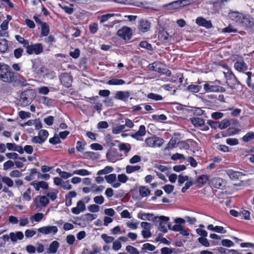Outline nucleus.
I'll return each mask as SVG.
<instances>
[{"label":"nucleus","instance_id":"nucleus-47","mask_svg":"<svg viewBox=\"0 0 254 254\" xmlns=\"http://www.w3.org/2000/svg\"><path fill=\"white\" fill-rule=\"evenodd\" d=\"M201 87L197 85L191 84L187 87V89L191 92L198 93Z\"/></svg>","mask_w":254,"mask_h":254},{"label":"nucleus","instance_id":"nucleus-45","mask_svg":"<svg viewBox=\"0 0 254 254\" xmlns=\"http://www.w3.org/2000/svg\"><path fill=\"white\" fill-rule=\"evenodd\" d=\"M152 119L155 122H159V121H166L167 119V116L164 114L159 115H153L152 116Z\"/></svg>","mask_w":254,"mask_h":254},{"label":"nucleus","instance_id":"nucleus-29","mask_svg":"<svg viewBox=\"0 0 254 254\" xmlns=\"http://www.w3.org/2000/svg\"><path fill=\"white\" fill-rule=\"evenodd\" d=\"M27 96V94H25V93H23V92H22L20 94V100L22 101V103L24 105H27L30 104V103L32 101V100L30 98H29Z\"/></svg>","mask_w":254,"mask_h":254},{"label":"nucleus","instance_id":"nucleus-53","mask_svg":"<svg viewBox=\"0 0 254 254\" xmlns=\"http://www.w3.org/2000/svg\"><path fill=\"white\" fill-rule=\"evenodd\" d=\"M156 247L152 244L150 243H145L142 245V250H146L149 251H154Z\"/></svg>","mask_w":254,"mask_h":254},{"label":"nucleus","instance_id":"nucleus-46","mask_svg":"<svg viewBox=\"0 0 254 254\" xmlns=\"http://www.w3.org/2000/svg\"><path fill=\"white\" fill-rule=\"evenodd\" d=\"M118 181L122 184L126 183L128 180V177L124 173L119 174L117 176Z\"/></svg>","mask_w":254,"mask_h":254},{"label":"nucleus","instance_id":"nucleus-21","mask_svg":"<svg viewBox=\"0 0 254 254\" xmlns=\"http://www.w3.org/2000/svg\"><path fill=\"white\" fill-rule=\"evenodd\" d=\"M207 229L209 230L212 231L213 232L220 233V234H225L226 233V230L224 229V228L223 226H214L212 224H209L207 226Z\"/></svg>","mask_w":254,"mask_h":254},{"label":"nucleus","instance_id":"nucleus-12","mask_svg":"<svg viewBox=\"0 0 254 254\" xmlns=\"http://www.w3.org/2000/svg\"><path fill=\"white\" fill-rule=\"evenodd\" d=\"M196 23L199 26L210 28L212 27V23L210 20H207L202 17H199L196 19Z\"/></svg>","mask_w":254,"mask_h":254},{"label":"nucleus","instance_id":"nucleus-11","mask_svg":"<svg viewBox=\"0 0 254 254\" xmlns=\"http://www.w3.org/2000/svg\"><path fill=\"white\" fill-rule=\"evenodd\" d=\"M9 237L12 243H15L17 240H21L24 238V235L21 231H17L16 232H10Z\"/></svg>","mask_w":254,"mask_h":254},{"label":"nucleus","instance_id":"nucleus-14","mask_svg":"<svg viewBox=\"0 0 254 254\" xmlns=\"http://www.w3.org/2000/svg\"><path fill=\"white\" fill-rule=\"evenodd\" d=\"M130 93L128 91H119L116 93L115 98L116 99L125 101L129 97Z\"/></svg>","mask_w":254,"mask_h":254},{"label":"nucleus","instance_id":"nucleus-59","mask_svg":"<svg viewBox=\"0 0 254 254\" xmlns=\"http://www.w3.org/2000/svg\"><path fill=\"white\" fill-rule=\"evenodd\" d=\"M18 116L21 119L24 120L30 118L31 117V113L24 111H20L18 112Z\"/></svg>","mask_w":254,"mask_h":254},{"label":"nucleus","instance_id":"nucleus-41","mask_svg":"<svg viewBox=\"0 0 254 254\" xmlns=\"http://www.w3.org/2000/svg\"><path fill=\"white\" fill-rule=\"evenodd\" d=\"M38 197L39 198V202L42 207H45L50 202L48 198L44 195L39 196Z\"/></svg>","mask_w":254,"mask_h":254},{"label":"nucleus","instance_id":"nucleus-26","mask_svg":"<svg viewBox=\"0 0 254 254\" xmlns=\"http://www.w3.org/2000/svg\"><path fill=\"white\" fill-rule=\"evenodd\" d=\"M114 170V168L112 166H107L104 169L100 170L97 173V175L100 176L106 175L111 173Z\"/></svg>","mask_w":254,"mask_h":254},{"label":"nucleus","instance_id":"nucleus-54","mask_svg":"<svg viewBox=\"0 0 254 254\" xmlns=\"http://www.w3.org/2000/svg\"><path fill=\"white\" fill-rule=\"evenodd\" d=\"M101 238L107 244H109L113 242L114 238L112 236H109L106 234H103L101 236Z\"/></svg>","mask_w":254,"mask_h":254},{"label":"nucleus","instance_id":"nucleus-37","mask_svg":"<svg viewBox=\"0 0 254 254\" xmlns=\"http://www.w3.org/2000/svg\"><path fill=\"white\" fill-rule=\"evenodd\" d=\"M7 42L4 39L0 40V52L5 53L8 49Z\"/></svg>","mask_w":254,"mask_h":254},{"label":"nucleus","instance_id":"nucleus-6","mask_svg":"<svg viewBox=\"0 0 254 254\" xmlns=\"http://www.w3.org/2000/svg\"><path fill=\"white\" fill-rule=\"evenodd\" d=\"M43 51V47L41 43L31 44L28 47L27 53L29 55L35 54L39 55Z\"/></svg>","mask_w":254,"mask_h":254},{"label":"nucleus","instance_id":"nucleus-17","mask_svg":"<svg viewBox=\"0 0 254 254\" xmlns=\"http://www.w3.org/2000/svg\"><path fill=\"white\" fill-rule=\"evenodd\" d=\"M234 68L237 71L242 72L247 70L248 67L243 60H239L234 64Z\"/></svg>","mask_w":254,"mask_h":254},{"label":"nucleus","instance_id":"nucleus-4","mask_svg":"<svg viewBox=\"0 0 254 254\" xmlns=\"http://www.w3.org/2000/svg\"><path fill=\"white\" fill-rule=\"evenodd\" d=\"M204 89L206 92H224L225 89L224 87L213 84V82L205 83L204 85Z\"/></svg>","mask_w":254,"mask_h":254},{"label":"nucleus","instance_id":"nucleus-38","mask_svg":"<svg viewBox=\"0 0 254 254\" xmlns=\"http://www.w3.org/2000/svg\"><path fill=\"white\" fill-rule=\"evenodd\" d=\"M189 112H192L194 115L200 116L203 114L204 111L202 110L200 108L198 107H191V109L190 110Z\"/></svg>","mask_w":254,"mask_h":254},{"label":"nucleus","instance_id":"nucleus-58","mask_svg":"<svg viewBox=\"0 0 254 254\" xmlns=\"http://www.w3.org/2000/svg\"><path fill=\"white\" fill-rule=\"evenodd\" d=\"M156 217V220L158 219L159 220V223L167 224L170 220V217L168 216H166L164 215L161 216H155Z\"/></svg>","mask_w":254,"mask_h":254},{"label":"nucleus","instance_id":"nucleus-7","mask_svg":"<svg viewBox=\"0 0 254 254\" xmlns=\"http://www.w3.org/2000/svg\"><path fill=\"white\" fill-rule=\"evenodd\" d=\"M117 34L124 40H129L131 38V32L129 28L123 27L118 31Z\"/></svg>","mask_w":254,"mask_h":254},{"label":"nucleus","instance_id":"nucleus-43","mask_svg":"<svg viewBox=\"0 0 254 254\" xmlns=\"http://www.w3.org/2000/svg\"><path fill=\"white\" fill-rule=\"evenodd\" d=\"M173 105H175V108L178 111H186L187 112L190 111V109L187 108V106L180 104L177 102H173L172 103Z\"/></svg>","mask_w":254,"mask_h":254},{"label":"nucleus","instance_id":"nucleus-33","mask_svg":"<svg viewBox=\"0 0 254 254\" xmlns=\"http://www.w3.org/2000/svg\"><path fill=\"white\" fill-rule=\"evenodd\" d=\"M231 125V122L229 120L224 119L221 122H219V125L218 127L220 129H224L229 127Z\"/></svg>","mask_w":254,"mask_h":254},{"label":"nucleus","instance_id":"nucleus-32","mask_svg":"<svg viewBox=\"0 0 254 254\" xmlns=\"http://www.w3.org/2000/svg\"><path fill=\"white\" fill-rule=\"evenodd\" d=\"M105 179L107 183L112 185L117 180V175L116 174H110L105 176Z\"/></svg>","mask_w":254,"mask_h":254},{"label":"nucleus","instance_id":"nucleus-44","mask_svg":"<svg viewBox=\"0 0 254 254\" xmlns=\"http://www.w3.org/2000/svg\"><path fill=\"white\" fill-rule=\"evenodd\" d=\"M221 245L223 247L231 248L234 246V243L231 240L225 239L221 240Z\"/></svg>","mask_w":254,"mask_h":254},{"label":"nucleus","instance_id":"nucleus-18","mask_svg":"<svg viewBox=\"0 0 254 254\" xmlns=\"http://www.w3.org/2000/svg\"><path fill=\"white\" fill-rule=\"evenodd\" d=\"M190 123L195 127H200L204 126L205 124V120L202 118L198 117H192L190 119Z\"/></svg>","mask_w":254,"mask_h":254},{"label":"nucleus","instance_id":"nucleus-34","mask_svg":"<svg viewBox=\"0 0 254 254\" xmlns=\"http://www.w3.org/2000/svg\"><path fill=\"white\" fill-rule=\"evenodd\" d=\"M44 217V215L42 213L38 212L31 216L30 218V220L36 222H40Z\"/></svg>","mask_w":254,"mask_h":254},{"label":"nucleus","instance_id":"nucleus-24","mask_svg":"<svg viewBox=\"0 0 254 254\" xmlns=\"http://www.w3.org/2000/svg\"><path fill=\"white\" fill-rule=\"evenodd\" d=\"M151 192V190L146 186H141L139 187V193L142 198L147 197Z\"/></svg>","mask_w":254,"mask_h":254},{"label":"nucleus","instance_id":"nucleus-28","mask_svg":"<svg viewBox=\"0 0 254 254\" xmlns=\"http://www.w3.org/2000/svg\"><path fill=\"white\" fill-rule=\"evenodd\" d=\"M91 173L87 170L85 169H81L74 170L72 172L73 175H77L81 176H86L90 175Z\"/></svg>","mask_w":254,"mask_h":254},{"label":"nucleus","instance_id":"nucleus-10","mask_svg":"<svg viewBox=\"0 0 254 254\" xmlns=\"http://www.w3.org/2000/svg\"><path fill=\"white\" fill-rule=\"evenodd\" d=\"M137 217L142 220L152 221L154 223H155L156 221V217H155L153 213L140 212L138 213Z\"/></svg>","mask_w":254,"mask_h":254},{"label":"nucleus","instance_id":"nucleus-64","mask_svg":"<svg viewBox=\"0 0 254 254\" xmlns=\"http://www.w3.org/2000/svg\"><path fill=\"white\" fill-rule=\"evenodd\" d=\"M174 251V248L168 247H163L160 250L161 254H172Z\"/></svg>","mask_w":254,"mask_h":254},{"label":"nucleus","instance_id":"nucleus-40","mask_svg":"<svg viewBox=\"0 0 254 254\" xmlns=\"http://www.w3.org/2000/svg\"><path fill=\"white\" fill-rule=\"evenodd\" d=\"M147 98L154 101H160L163 99L161 95L154 93H149L147 95Z\"/></svg>","mask_w":254,"mask_h":254},{"label":"nucleus","instance_id":"nucleus-8","mask_svg":"<svg viewBox=\"0 0 254 254\" xmlns=\"http://www.w3.org/2000/svg\"><path fill=\"white\" fill-rule=\"evenodd\" d=\"M254 24V19L249 15L243 14V17L242 18L240 25L246 28H250Z\"/></svg>","mask_w":254,"mask_h":254},{"label":"nucleus","instance_id":"nucleus-39","mask_svg":"<svg viewBox=\"0 0 254 254\" xmlns=\"http://www.w3.org/2000/svg\"><path fill=\"white\" fill-rule=\"evenodd\" d=\"M49 142L50 144L53 145H56L62 142L61 140L60 139L58 135L56 133L54 134L53 137L49 138Z\"/></svg>","mask_w":254,"mask_h":254},{"label":"nucleus","instance_id":"nucleus-35","mask_svg":"<svg viewBox=\"0 0 254 254\" xmlns=\"http://www.w3.org/2000/svg\"><path fill=\"white\" fill-rule=\"evenodd\" d=\"M41 27V35L43 36H47L49 34L50 28L46 23L42 24Z\"/></svg>","mask_w":254,"mask_h":254},{"label":"nucleus","instance_id":"nucleus-16","mask_svg":"<svg viewBox=\"0 0 254 254\" xmlns=\"http://www.w3.org/2000/svg\"><path fill=\"white\" fill-rule=\"evenodd\" d=\"M226 82L231 89L237 90H241L242 89V86L240 80H226Z\"/></svg>","mask_w":254,"mask_h":254},{"label":"nucleus","instance_id":"nucleus-1","mask_svg":"<svg viewBox=\"0 0 254 254\" xmlns=\"http://www.w3.org/2000/svg\"><path fill=\"white\" fill-rule=\"evenodd\" d=\"M164 142L162 138L156 136L148 137L145 140L146 146L151 148L160 147Z\"/></svg>","mask_w":254,"mask_h":254},{"label":"nucleus","instance_id":"nucleus-61","mask_svg":"<svg viewBox=\"0 0 254 254\" xmlns=\"http://www.w3.org/2000/svg\"><path fill=\"white\" fill-rule=\"evenodd\" d=\"M125 128V126H124V125H120L113 128L112 132L115 134H118L124 130Z\"/></svg>","mask_w":254,"mask_h":254},{"label":"nucleus","instance_id":"nucleus-13","mask_svg":"<svg viewBox=\"0 0 254 254\" xmlns=\"http://www.w3.org/2000/svg\"><path fill=\"white\" fill-rule=\"evenodd\" d=\"M229 16L232 20L234 21L240 25L242 18L243 17V14L234 11L230 12Z\"/></svg>","mask_w":254,"mask_h":254},{"label":"nucleus","instance_id":"nucleus-36","mask_svg":"<svg viewBox=\"0 0 254 254\" xmlns=\"http://www.w3.org/2000/svg\"><path fill=\"white\" fill-rule=\"evenodd\" d=\"M254 139V131H249L243 136L242 139L245 142H248Z\"/></svg>","mask_w":254,"mask_h":254},{"label":"nucleus","instance_id":"nucleus-5","mask_svg":"<svg viewBox=\"0 0 254 254\" xmlns=\"http://www.w3.org/2000/svg\"><path fill=\"white\" fill-rule=\"evenodd\" d=\"M37 231L45 235L49 234L55 235L58 233V228L56 226L48 225L39 228Z\"/></svg>","mask_w":254,"mask_h":254},{"label":"nucleus","instance_id":"nucleus-27","mask_svg":"<svg viewBox=\"0 0 254 254\" xmlns=\"http://www.w3.org/2000/svg\"><path fill=\"white\" fill-rule=\"evenodd\" d=\"M141 167L139 165H127L126 167V173L128 174L137 171L140 169Z\"/></svg>","mask_w":254,"mask_h":254},{"label":"nucleus","instance_id":"nucleus-23","mask_svg":"<svg viewBox=\"0 0 254 254\" xmlns=\"http://www.w3.org/2000/svg\"><path fill=\"white\" fill-rule=\"evenodd\" d=\"M150 23L146 20L140 21L138 28L141 32H146L150 29Z\"/></svg>","mask_w":254,"mask_h":254},{"label":"nucleus","instance_id":"nucleus-62","mask_svg":"<svg viewBox=\"0 0 254 254\" xmlns=\"http://www.w3.org/2000/svg\"><path fill=\"white\" fill-rule=\"evenodd\" d=\"M139 46H140V47H141L142 48H144V49H147L148 50H149V51H152L153 50V48H152V47L151 45L149 43H148L146 41H141L139 43Z\"/></svg>","mask_w":254,"mask_h":254},{"label":"nucleus","instance_id":"nucleus-3","mask_svg":"<svg viewBox=\"0 0 254 254\" xmlns=\"http://www.w3.org/2000/svg\"><path fill=\"white\" fill-rule=\"evenodd\" d=\"M226 181L219 177H214L211 179L210 181V185L211 187L220 189L224 190L226 187Z\"/></svg>","mask_w":254,"mask_h":254},{"label":"nucleus","instance_id":"nucleus-2","mask_svg":"<svg viewBox=\"0 0 254 254\" xmlns=\"http://www.w3.org/2000/svg\"><path fill=\"white\" fill-rule=\"evenodd\" d=\"M14 77V73L11 71L8 65L0 64V78L11 79Z\"/></svg>","mask_w":254,"mask_h":254},{"label":"nucleus","instance_id":"nucleus-19","mask_svg":"<svg viewBox=\"0 0 254 254\" xmlns=\"http://www.w3.org/2000/svg\"><path fill=\"white\" fill-rule=\"evenodd\" d=\"M119 156V153L116 148L109 150L106 155L107 160L109 161H112Z\"/></svg>","mask_w":254,"mask_h":254},{"label":"nucleus","instance_id":"nucleus-48","mask_svg":"<svg viewBox=\"0 0 254 254\" xmlns=\"http://www.w3.org/2000/svg\"><path fill=\"white\" fill-rule=\"evenodd\" d=\"M189 179V177L187 175L183 176L180 174L178 176V183L179 186H181L187 181Z\"/></svg>","mask_w":254,"mask_h":254},{"label":"nucleus","instance_id":"nucleus-51","mask_svg":"<svg viewBox=\"0 0 254 254\" xmlns=\"http://www.w3.org/2000/svg\"><path fill=\"white\" fill-rule=\"evenodd\" d=\"M126 250L130 254H140V253L139 252V251L136 248H135L132 246H130V245L127 246L126 247Z\"/></svg>","mask_w":254,"mask_h":254},{"label":"nucleus","instance_id":"nucleus-31","mask_svg":"<svg viewBox=\"0 0 254 254\" xmlns=\"http://www.w3.org/2000/svg\"><path fill=\"white\" fill-rule=\"evenodd\" d=\"M114 13H107L101 16H98L97 18L101 23H103L108 21L111 17L114 16Z\"/></svg>","mask_w":254,"mask_h":254},{"label":"nucleus","instance_id":"nucleus-50","mask_svg":"<svg viewBox=\"0 0 254 254\" xmlns=\"http://www.w3.org/2000/svg\"><path fill=\"white\" fill-rule=\"evenodd\" d=\"M2 183L5 184L8 187H12L13 186V182L8 177L3 176L2 178Z\"/></svg>","mask_w":254,"mask_h":254},{"label":"nucleus","instance_id":"nucleus-22","mask_svg":"<svg viewBox=\"0 0 254 254\" xmlns=\"http://www.w3.org/2000/svg\"><path fill=\"white\" fill-rule=\"evenodd\" d=\"M4 82H7L9 84H12L13 86H20V87H26L28 86L30 87V85L27 83L25 81L22 80H3Z\"/></svg>","mask_w":254,"mask_h":254},{"label":"nucleus","instance_id":"nucleus-25","mask_svg":"<svg viewBox=\"0 0 254 254\" xmlns=\"http://www.w3.org/2000/svg\"><path fill=\"white\" fill-rule=\"evenodd\" d=\"M84 155L86 158H88L92 160H98L100 157V155L98 152L92 151H86L84 153Z\"/></svg>","mask_w":254,"mask_h":254},{"label":"nucleus","instance_id":"nucleus-60","mask_svg":"<svg viewBox=\"0 0 254 254\" xmlns=\"http://www.w3.org/2000/svg\"><path fill=\"white\" fill-rule=\"evenodd\" d=\"M54 121V117L52 116H49L43 119L44 123L48 126H52L53 124Z\"/></svg>","mask_w":254,"mask_h":254},{"label":"nucleus","instance_id":"nucleus-52","mask_svg":"<svg viewBox=\"0 0 254 254\" xmlns=\"http://www.w3.org/2000/svg\"><path fill=\"white\" fill-rule=\"evenodd\" d=\"M177 145L181 149L189 150L190 147V144L185 141H179Z\"/></svg>","mask_w":254,"mask_h":254},{"label":"nucleus","instance_id":"nucleus-63","mask_svg":"<svg viewBox=\"0 0 254 254\" xmlns=\"http://www.w3.org/2000/svg\"><path fill=\"white\" fill-rule=\"evenodd\" d=\"M91 149L95 151H101L103 149L102 145L98 143H93L90 145Z\"/></svg>","mask_w":254,"mask_h":254},{"label":"nucleus","instance_id":"nucleus-30","mask_svg":"<svg viewBox=\"0 0 254 254\" xmlns=\"http://www.w3.org/2000/svg\"><path fill=\"white\" fill-rule=\"evenodd\" d=\"M119 149L121 151H124L126 153H128L131 150V146L129 143L122 142L119 145Z\"/></svg>","mask_w":254,"mask_h":254},{"label":"nucleus","instance_id":"nucleus-15","mask_svg":"<svg viewBox=\"0 0 254 254\" xmlns=\"http://www.w3.org/2000/svg\"><path fill=\"white\" fill-rule=\"evenodd\" d=\"M60 247V243L57 241H54L52 242L47 250V253L49 254H56Z\"/></svg>","mask_w":254,"mask_h":254},{"label":"nucleus","instance_id":"nucleus-49","mask_svg":"<svg viewBox=\"0 0 254 254\" xmlns=\"http://www.w3.org/2000/svg\"><path fill=\"white\" fill-rule=\"evenodd\" d=\"M163 190L168 194L172 192L174 190V186L172 185L167 184L162 187Z\"/></svg>","mask_w":254,"mask_h":254},{"label":"nucleus","instance_id":"nucleus-9","mask_svg":"<svg viewBox=\"0 0 254 254\" xmlns=\"http://www.w3.org/2000/svg\"><path fill=\"white\" fill-rule=\"evenodd\" d=\"M165 65L159 61L155 62L148 65L149 69L158 72H163L165 70Z\"/></svg>","mask_w":254,"mask_h":254},{"label":"nucleus","instance_id":"nucleus-42","mask_svg":"<svg viewBox=\"0 0 254 254\" xmlns=\"http://www.w3.org/2000/svg\"><path fill=\"white\" fill-rule=\"evenodd\" d=\"M60 6L67 14H71L73 12V9L72 7V5L69 6L66 5L65 4H59Z\"/></svg>","mask_w":254,"mask_h":254},{"label":"nucleus","instance_id":"nucleus-20","mask_svg":"<svg viewBox=\"0 0 254 254\" xmlns=\"http://www.w3.org/2000/svg\"><path fill=\"white\" fill-rule=\"evenodd\" d=\"M208 177L206 175H201L197 177L196 181L194 182V185L196 186H201L205 185L208 181Z\"/></svg>","mask_w":254,"mask_h":254},{"label":"nucleus","instance_id":"nucleus-55","mask_svg":"<svg viewBox=\"0 0 254 254\" xmlns=\"http://www.w3.org/2000/svg\"><path fill=\"white\" fill-rule=\"evenodd\" d=\"M31 141L32 143L35 144H42L45 142L44 139L40 137L39 135L38 136H34L32 137L31 139Z\"/></svg>","mask_w":254,"mask_h":254},{"label":"nucleus","instance_id":"nucleus-57","mask_svg":"<svg viewBox=\"0 0 254 254\" xmlns=\"http://www.w3.org/2000/svg\"><path fill=\"white\" fill-rule=\"evenodd\" d=\"M226 142L230 146H235L239 144V140L236 138H228L226 140Z\"/></svg>","mask_w":254,"mask_h":254},{"label":"nucleus","instance_id":"nucleus-56","mask_svg":"<svg viewBox=\"0 0 254 254\" xmlns=\"http://www.w3.org/2000/svg\"><path fill=\"white\" fill-rule=\"evenodd\" d=\"M226 79H234L236 78L235 75L228 68L226 69V71L223 72Z\"/></svg>","mask_w":254,"mask_h":254}]
</instances>
